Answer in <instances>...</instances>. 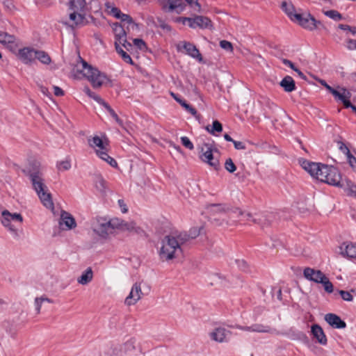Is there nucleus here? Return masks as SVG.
Instances as JSON below:
<instances>
[{"label":"nucleus","mask_w":356,"mask_h":356,"mask_svg":"<svg viewBox=\"0 0 356 356\" xmlns=\"http://www.w3.org/2000/svg\"><path fill=\"white\" fill-rule=\"evenodd\" d=\"M2 219L1 223L2 225L8 227L10 231L16 232V229L10 224L12 219L10 218L11 213L8 210H4L2 211Z\"/></svg>","instance_id":"b1692460"},{"label":"nucleus","mask_w":356,"mask_h":356,"mask_svg":"<svg viewBox=\"0 0 356 356\" xmlns=\"http://www.w3.org/2000/svg\"><path fill=\"white\" fill-rule=\"evenodd\" d=\"M295 21L302 28L309 31H314L320 27L325 29V26L319 20L315 19L310 13H300L294 15Z\"/></svg>","instance_id":"39448f33"},{"label":"nucleus","mask_w":356,"mask_h":356,"mask_svg":"<svg viewBox=\"0 0 356 356\" xmlns=\"http://www.w3.org/2000/svg\"><path fill=\"white\" fill-rule=\"evenodd\" d=\"M111 223L108 222L106 223L100 224L99 226L95 229V231L101 236L106 237L109 233L112 232L111 227H110Z\"/></svg>","instance_id":"c85d7f7f"},{"label":"nucleus","mask_w":356,"mask_h":356,"mask_svg":"<svg viewBox=\"0 0 356 356\" xmlns=\"http://www.w3.org/2000/svg\"><path fill=\"white\" fill-rule=\"evenodd\" d=\"M230 334L229 330L224 327H216L210 333V337L213 341L222 343L225 341L226 337Z\"/></svg>","instance_id":"2eb2a0df"},{"label":"nucleus","mask_w":356,"mask_h":356,"mask_svg":"<svg viewBox=\"0 0 356 356\" xmlns=\"http://www.w3.org/2000/svg\"><path fill=\"white\" fill-rule=\"evenodd\" d=\"M95 152L97 156L104 161L108 160L107 159L110 156L107 153V148L105 150H95Z\"/></svg>","instance_id":"4d7b16f0"},{"label":"nucleus","mask_w":356,"mask_h":356,"mask_svg":"<svg viewBox=\"0 0 356 356\" xmlns=\"http://www.w3.org/2000/svg\"><path fill=\"white\" fill-rule=\"evenodd\" d=\"M206 129L211 134L214 135L215 131L221 132L222 131V125L218 120L213 122L212 127L210 129L209 126L206 127Z\"/></svg>","instance_id":"e433bc0d"},{"label":"nucleus","mask_w":356,"mask_h":356,"mask_svg":"<svg viewBox=\"0 0 356 356\" xmlns=\"http://www.w3.org/2000/svg\"><path fill=\"white\" fill-rule=\"evenodd\" d=\"M225 168L231 173L234 172L236 170V167L231 158H229L225 161Z\"/></svg>","instance_id":"de8ad7c7"},{"label":"nucleus","mask_w":356,"mask_h":356,"mask_svg":"<svg viewBox=\"0 0 356 356\" xmlns=\"http://www.w3.org/2000/svg\"><path fill=\"white\" fill-rule=\"evenodd\" d=\"M17 56L24 64H31L35 59V50L31 47H24L19 49Z\"/></svg>","instance_id":"1a4fd4ad"},{"label":"nucleus","mask_w":356,"mask_h":356,"mask_svg":"<svg viewBox=\"0 0 356 356\" xmlns=\"http://www.w3.org/2000/svg\"><path fill=\"white\" fill-rule=\"evenodd\" d=\"M73 12L70 14V19L73 22V24L79 25L83 23L84 17L81 13H79L80 10H72Z\"/></svg>","instance_id":"473e14b6"},{"label":"nucleus","mask_w":356,"mask_h":356,"mask_svg":"<svg viewBox=\"0 0 356 356\" xmlns=\"http://www.w3.org/2000/svg\"><path fill=\"white\" fill-rule=\"evenodd\" d=\"M83 92L88 96L90 97V98L93 99L94 100H95L97 103H99V104L103 102L104 99L100 97L98 95H97L96 93H95L94 92L91 91V90L89 88V87L88 86H85L84 88H83Z\"/></svg>","instance_id":"4c0bfd02"},{"label":"nucleus","mask_w":356,"mask_h":356,"mask_svg":"<svg viewBox=\"0 0 356 356\" xmlns=\"http://www.w3.org/2000/svg\"><path fill=\"white\" fill-rule=\"evenodd\" d=\"M133 42L140 50H143L147 48L145 42L143 39L135 38L134 39Z\"/></svg>","instance_id":"603ef678"},{"label":"nucleus","mask_w":356,"mask_h":356,"mask_svg":"<svg viewBox=\"0 0 356 356\" xmlns=\"http://www.w3.org/2000/svg\"><path fill=\"white\" fill-rule=\"evenodd\" d=\"M157 21L159 22V27H161L162 29L166 30L168 31H171L170 26L168 25V24H166L162 19L158 18Z\"/></svg>","instance_id":"13d9d810"},{"label":"nucleus","mask_w":356,"mask_h":356,"mask_svg":"<svg viewBox=\"0 0 356 356\" xmlns=\"http://www.w3.org/2000/svg\"><path fill=\"white\" fill-rule=\"evenodd\" d=\"M93 277V273L90 267L88 268L83 272L82 275L78 278L77 281L79 284L86 285L88 284Z\"/></svg>","instance_id":"a878e982"},{"label":"nucleus","mask_w":356,"mask_h":356,"mask_svg":"<svg viewBox=\"0 0 356 356\" xmlns=\"http://www.w3.org/2000/svg\"><path fill=\"white\" fill-rule=\"evenodd\" d=\"M135 349V341L133 339H130L125 342L120 348L121 351L124 353L134 350Z\"/></svg>","instance_id":"a19ab883"},{"label":"nucleus","mask_w":356,"mask_h":356,"mask_svg":"<svg viewBox=\"0 0 356 356\" xmlns=\"http://www.w3.org/2000/svg\"><path fill=\"white\" fill-rule=\"evenodd\" d=\"M112 29L115 34V41H118V43L122 42V40L127 38V32L121 24L118 22L113 23Z\"/></svg>","instance_id":"a211bd4d"},{"label":"nucleus","mask_w":356,"mask_h":356,"mask_svg":"<svg viewBox=\"0 0 356 356\" xmlns=\"http://www.w3.org/2000/svg\"><path fill=\"white\" fill-rule=\"evenodd\" d=\"M100 105L103 106L107 111L110 113V115L113 118V119L115 120V122L120 126L123 127V122L122 120L118 117L117 113L115 112V111L110 106V105L106 102L104 100L103 102L100 104Z\"/></svg>","instance_id":"7c9ffc66"},{"label":"nucleus","mask_w":356,"mask_h":356,"mask_svg":"<svg viewBox=\"0 0 356 356\" xmlns=\"http://www.w3.org/2000/svg\"><path fill=\"white\" fill-rule=\"evenodd\" d=\"M110 13L117 19H119L122 15L121 10L117 7H112Z\"/></svg>","instance_id":"bf43d9fd"},{"label":"nucleus","mask_w":356,"mask_h":356,"mask_svg":"<svg viewBox=\"0 0 356 356\" xmlns=\"http://www.w3.org/2000/svg\"><path fill=\"white\" fill-rule=\"evenodd\" d=\"M29 177L32 183L33 188L37 193L43 205L47 209H53L54 207L51 195L47 192V187L44 184L42 175H33Z\"/></svg>","instance_id":"20e7f679"},{"label":"nucleus","mask_w":356,"mask_h":356,"mask_svg":"<svg viewBox=\"0 0 356 356\" xmlns=\"http://www.w3.org/2000/svg\"><path fill=\"white\" fill-rule=\"evenodd\" d=\"M323 279V280L321 281V282H320L319 284H323L324 289L327 293H332L334 291V286H333L332 283L330 281L328 277H326V275Z\"/></svg>","instance_id":"ea45409f"},{"label":"nucleus","mask_w":356,"mask_h":356,"mask_svg":"<svg viewBox=\"0 0 356 356\" xmlns=\"http://www.w3.org/2000/svg\"><path fill=\"white\" fill-rule=\"evenodd\" d=\"M86 6V0H69V8L70 10H83Z\"/></svg>","instance_id":"c756f323"},{"label":"nucleus","mask_w":356,"mask_h":356,"mask_svg":"<svg viewBox=\"0 0 356 356\" xmlns=\"http://www.w3.org/2000/svg\"><path fill=\"white\" fill-rule=\"evenodd\" d=\"M341 254L349 258H356V243H343L341 247Z\"/></svg>","instance_id":"6ab92c4d"},{"label":"nucleus","mask_w":356,"mask_h":356,"mask_svg":"<svg viewBox=\"0 0 356 356\" xmlns=\"http://www.w3.org/2000/svg\"><path fill=\"white\" fill-rule=\"evenodd\" d=\"M170 4L168 8V12L175 10L177 13H180L185 8V3L183 0H169Z\"/></svg>","instance_id":"4be33fe9"},{"label":"nucleus","mask_w":356,"mask_h":356,"mask_svg":"<svg viewBox=\"0 0 356 356\" xmlns=\"http://www.w3.org/2000/svg\"><path fill=\"white\" fill-rule=\"evenodd\" d=\"M44 301L49 303L54 302V301L51 299H49L45 296H41L40 298H36L35 299V309L38 314L40 312L42 303Z\"/></svg>","instance_id":"c9c22d12"},{"label":"nucleus","mask_w":356,"mask_h":356,"mask_svg":"<svg viewBox=\"0 0 356 356\" xmlns=\"http://www.w3.org/2000/svg\"><path fill=\"white\" fill-rule=\"evenodd\" d=\"M181 141L182 145L185 147L188 148V149L192 150L194 149L193 144L192 143V142L189 140V138L188 137L182 136L181 138Z\"/></svg>","instance_id":"864d4df0"},{"label":"nucleus","mask_w":356,"mask_h":356,"mask_svg":"<svg viewBox=\"0 0 356 356\" xmlns=\"http://www.w3.org/2000/svg\"><path fill=\"white\" fill-rule=\"evenodd\" d=\"M59 225L60 227L65 225V227H62V229L66 230L72 229L76 227V220L72 215L63 210L60 213Z\"/></svg>","instance_id":"9d476101"},{"label":"nucleus","mask_w":356,"mask_h":356,"mask_svg":"<svg viewBox=\"0 0 356 356\" xmlns=\"http://www.w3.org/2000/svg\"><path fill=\"white\" fill-rule=\"evenodd\" d=\"M80 60V63L72 69L74 77L87 78L94 88H100L103 85L110 87L113 86L111 80L105 74L102 73L97 68H94L81 58Z\"/></svg>","instance_id":"f03ea898"},{"label":"nucleus","mask_w":356,"mask_h":356,"mask_svg":"<svg viewBox=\"0 0 356 356\" xmlns=\"http://www.w3.org/2000/svg\"><path fill=\"white\" fill-rule=\"evenodd\" d=\"M233 144L234 145L235 149H238V150L245 149V148H246L245 144L241 141L234 140L233 142Z\"/></svg>","instance_id":"69168bd1"},{"label":"nucleus","mask_w":356,"mask_h":356,"mask_svg":"<svg viewBox=\"0 0 356 356\" xmlns=\"http://www.w3.org/2000/svg\"><path fill=\"white\" fill-rule=\"evenodd\" d=\"M143 296L140 283L136 282L133 285L129 296L124 300V303L128 306L134 305Z\"/></svg>","instance_id":"6e6552de"},{"label":"nucleus","mask_w":356,"mask_h":356,"mask_svg":"<svg viewBox=\"0 0 356 356\" xmlns=\"http://www.w3.org/2000/svg\"><path fill=\"white\" fill-rule=\"evenodd\" d=\"M346 156L350 166L353 170L356 172V158L351 153Z\"/></svg>","instance_id":"5fc2aeb1"},{"label":"nucleus","mask_w":356,"mask_h":356,"mask_svg":"<svg viewBox=\"0 0 356 356\" xmlns=\"http://www.w3.org/2000/svg\"><path fill=\"white\" fill-rule=\"evenodd\" d=\"M220 47L227 51H232L233 46L232 44L227 40H221L220 42Z\"/></svg>","instance_id":"6e6d98bb"},{"label":"nucleus","mask_w":356,"mask_h":356,"mask_svg":"<svg viewBox=\"0 0 356 356\" xmlns=\"http://www.w3.org/2000/svg\"><path fill=\"white\" fill-rule=\"evenodd\" d=\"M337 98L341 101L345 108H350L352 109L355 106L350 102L349 99L346 98L345 95H341V93H339V96H337Z\"/></svg>","instance_id":"09e8293b"},{"label":"nucleus","mask_w":356,"mask_h":356,"mask_svg":"<svg viewBox=\"0 0 356 356\" xmlns=\"http://www.w3.org/2000/svg\"><path fill=\"white\" fill-rule=\"evenodd\" d=\"M341 188L344 190L348 196L356 199V184L350 179L345 178V181L343 183Z\"/></svg>","instance_id":"f3484780"},{"label":"nucleus","mask_w":356,"mask_h":356,"mask_svg":"<svg viewBox=\"0 0 356 356\" xmlns=\"http://www.w3.org/2000/svg\"><path fill=\"white\" fill-rule=\"evenodd\" d=\"M320 83L322 86H323L335 98H337V96H339V92L337 91L336 89L331 87L330 85H328L325 80H320Z\"/></svg>","instance_id":"49530a36"},{"label":"nucleus","mask_w":356,"mask_h":356,"mask_svg":"<svg viewBox=\"0 0 356 356\" xmlns=\"http://www.w3.org/2000/svg\"><path fill=\"white\" fill-rule=\"evenodd\" d=\"M35 58L45 65H49L51 62V59L49 54L44 51L35 50Z\"/></svg>","instance_id":"2f4dec72"},{"label":"nucleus","mask_w":356,"mask_h":356,"mask_svg":"<svg viewBox=\"0 0 356 356\" xmlns=\"http://www.w3.org/2000/svg\"><path fill=\"white\" fill-rule=\"evenodd\" d=\"M188 241L189 237L186 233L165 236L159 251L161 259L168 261L179 257L182 254L181 246Z\"/></svg>","instance_id":"7ed1b4c3"},{"label":"nucleus","mask_w":356,"mask_h":356,"mask_svg":"<svg viewBox=\"0 0 356 356\" xmlns=\"http://www.w3.org/2000/svg\"><path fill=\"white\" fill-rule=\"evenodd\" d=\"M123 227L124 228H121V229L122 230H128V231H135L136 233H138L139 231H140V227H136V224L133 222H124V223H123Z\"/></svg>","instance_id":"37998d69"},{"label":"nucleus","mask_w":356,"mask_h":356,"mask_svg":"<svg viewBox=\"0 0 356 356\" xmlns=\"http://www.w3.org/2000/svg\"><path fill=\"white\" fill-rule=\"evenodd\" d=\"M122 22H127V24H134V26H136V27H138V24L137 23H135L133 20V18L127 15V14H124V13H122L120 17L119 18Z\"/></svg>","instance_id":"8fccbe9b"},{"label":"nucleus","mask_w":356,"mask_h":356,"mask_svg":"<svg viewBox=\"0 0 356 356\" xmlns=\"http://www.w3.org/2000/svg\"><path fill=\"white\" fill-rule=\"evenodd\" d=\"M236 263L239 268L243 270H245L248 268V264L243 259H237L236 260Z\"/></svg>","instance_id":"e2e57ef3"},{"label":"nucleus","mask_w":356,"mask_h":356,"mask_svg":"<svg viewBox=\"0 0 356 356\" xmlns=\"http://www.w3.org/2000/svg\"><path fill=\"white\" fill-rule=\"evenodd\" d=\"M115 48L116 51L121 56L124 62L131 65H134V61L131 56L120 47L119 43H118V41H115Z\"/></svg>","instance_id":"cd10ccee"},{"label":"nucleus","mask_w":356,"mask_h":356,"mask_svg":"<svg viewBox=\"0 0 356 356\" xmlns=\"http://www.w3.org/2000/svg\"><path fill=\"white\" fill-rule=\"evenodd\" d=\"M218 152L216 148L213 149L211 145L208 143H204L201 147V155L200 156L203 162L208 163L210 166L216 170L220 168L219 160L214 157L213 152Z\"/></svg>","instance_id":"423d86ee"},{"label":"nucleus","mask_w":356,"mask_h":356,"mask_svg":"<svg viewBox=\"0 0 356 356\" xmlns=\"http://www.w3.org/2000/svg\"><path fill=\"white\" fill-rule=\"evenodd\" d=\"M282 10L288 15V17L292 20L295 21L294 15L298 13H295V7L291 2L283 1L281 5Z\"/></svg>","instance_id":"5701e85b"},{"label":"nucleus","mask_w":356,"mask_h":356,"mask_svg":"<svg viewBox=\"0 0 356 356\" xmlns=\"http://www.w3.org/2000/svg\"><path fill=\"white\" fill-rule=\"evenodd\" d=\"M191 6H193V4L195 6V10H196L198 12H200L201 10V6L198 3V0H185Z\"/></svg>","instance_id":"0e129e2a"},{"label":"nucleus","mask_w":356,"mask_h":356,"mask_svg":"<svg viewBox=\"0 0 356 356\" xmlns=\"http://www.w3.org/2000/svg\"><path fill=\"white\" fill-rule=\"evenodd\" d=\"M325 321L332 327L337 329H343L346 327V323L339 316L334 314L329 313L325 316Z\"/></svg>","instance_id":"f8f14e48"},{"label":"nucleus","mask_w":356,"mask_h":356,"mask_svg":"<svg viewBox=\"0 0 356 356\" xmlns=\"http://www.w3.org/2000/svg\"><path fill=\"white\" fill-rule=\"evenodd\" d=\"M189 27L191 29L200 28L201 29H213V23L211 20L205 16L202 15H195L194 17H192L191 23L189 24Z\"/></svg>","instance_id":"0eeeda50"},{"label":"nucleus","mask_w":356,"mask_h":356,"mask_svg":"<svg viewBox=\"0 0 356 356\" xmlns=\"http://www.w3.org/2000/svg\"><path fill=\"white\" fill-rule=\"evenodd\" d=\"M207 209L210 214L213 216L217 213L224 215L226 212L225 205L222 204H211L207 206Z\"/></svg>","instance_id":"bb28decb"},{"label":"nucleus","mask_w":356,"mask_h":356,"mask_svg":"<svg viewBox=\"0 0 356 356\" xmlns=\"http://www.w3.org/2000/svg\"><path fill=\"white\" fill-rule=\"evenodd\" d=\"M338 293H339V294H340L341 298L343 300L350 302L353 300V296L348 291H343V290H338Z\"/></svg>","instance_id":"3c124183"},{"label":"nucleus","mask_w":356,"mask_h":356,"mask_svg":"<svg viewBox=\"0 0 356 356\" xmlns=\"http://www.w3.org/2000/svg\"><path fill=\"white\" fill-rule=\"evenodd\" d=\"M247 220L252 221L254 223L261 225V227L268 226L270 224V220L272 218V214H268L266 216H257V217L252 216L250 213H247Z\"/></svg>","instance_id":"dca6fc26"},{"label":"nucleus","mask_w":356,"mask_h":356,"mask_svg":"<svg viewBox=\"0 0 356 356\" xmlns=\"http://www.w3.org/2000/svg\"><path fill=\"white\" fill-rule=\"evenodd\" d=\"M88 143L92 148L99 147L98 150H105L108 145L107 143L104 142L103 140L97 136H94L92 140L89 139Z\"/></svg>","instance_id":"393cba45"},{"label":"nucleus","mask_w":356,"mask_h":356,"mask_svg":"<svg viewBox=\"0 0 356 356\" xmlns=\"http://www.w3.org/2000/svg\"><path fill=\"white\" fill-rule=\"evenodd\" d=\"M118 205H119L120 208L121 209V211L123 213H125L128 211V208L127 207V204H125V202L123 200H118Z\"/></svg>","instance_id":"338daca9"},{"label":"nucleus","mask_w":356,"mask_h":356,"mask_svg":"<svg viewBox=\"0 0 356 356\" xmlns=\"http://www.w3.org/2000/svg\"><path fill=\"white\" fill-rule=\"evenodd\" d=\"M280 86L286 92H291L296 89V83L293 78L290 76H284L280 82Z\"/></svg>","instance_id":"aec40b11"},{"label":"nucleus","mask_w":356,"mask_h":356,"mask_svg":"<svg viewBox=\"0 0 356 356\" xmlns=\"http://www.w3.org/2000/svg\"><path fill=\"white\" fill-rule=\"evenodd\" d=\"M57 168L58 170H67L71 168L70 160L61 161L57 163Z\"/></svg>","instance_id":"a18cd8bd"},{"label":"nucleus","mask_w":356,"mask_h":356,"mask_svg":"<svg viewBox=\"0 0 356 356\" xmlns=\"http://www.w3.org/2000/svg\"><path fill=\"white\" fill-rule=\"evenodd\" d=\"M346 47L349 50H355L356 49V40L348 39Z\"/></svg>","instance_id":"680f3d73"},{"label":"nucleus","mask_w":356,"mask_h":356,"mask_svg":"<svg viewBox=\"0 0 356 356\" xmlns=\"http://www.w3.org/2000/svg\"><path fill=\"white\" fill-rule=\"evenodd\" d=\"M325 15L334 19V21H340L343 19V16L337 10H330L324 12Z\"/></svg>","instance_id":"58836bf2"},{"label":"nucleus","mask_w":356,"mask_h":356,"mask_svg":"<svg viewBox=\"0 0 356 356\" xmlns=\"http://www.w3.org/2000/svg\"><path fill=\"white\" fill-rule=\"evenodd\" d=\"M200 234V229L194 228L193 229L190 230V234H187V236L189 237V239L191 238H195L197 236H198Z\"/></svg>","instance_id":"052dcab7"},{"label":"nucleus","mask_w":356,"mask_h":356,"mask_svg":"<svg viewBox=\"0 0 356 356\" xmlns=\"http://www.w3.org/2000/svg\"><path fill=\"white\" fill-rule=\"evenodd\" d=\"M40 163L35 159L31 160L29 163V167L26 169L23 170V172L29 176L32 177L33 175H42L40 172Z\"/></svg>","instance_id":"4468645a"},{"label":"nucleus","mask_w":356,"mask_h":356,"mask_svg":"<svg viewBox=\"0 0 356 356\" xmlns=\"http://www.w3.org/2000/svg\"><path fill=\"white\" fill-rule=\"evenodd\" d=\"M304 277L312 282L319 284L323 280L325 275L320 270H316L309 267L305 268L303 270Z\"/></svg>","instance_id":"9b49d317"},{"label":"nucleus","mask_w":356,"mask_h":356,"mask_svg":"<svg viewBox=\"0 0 356 356\" xmlns=\"http://www.w3.org/2000/svg\"><path fill=\"white\" fill-rule=\"evenodd\" d=\"M95 187L100 192L105 193L106 189V181L104 180L102 175L96 176Z\"/></svg>","instance_id":"f704fd0d"},{"label":"nucleus","mask_w":356,"mask_h":356,"mask_svg":"<svg viewBox=\"0 0 356 356\" xmlns=\"http://www.w3.org/2000/svg\"><path fill=\"white\" fill-rule=\"evenodd\" d=\"M339 143L340 145L339 149L343 153H344L346 156L348 154H350V152L349 149L348 148V147L343 142H339Z\"/></svg>","instance_id":"774afa93"},{"label":"nucleus","mask_w":356,"mask_h":356,"mask_svg":"<svg viewBox=\"0 0 356 356\" xmlns=\"http://www.w3.org/2000/svg\"><path fill=\"white\" fill-rule=\"evenodd\" d=\"M311 332L314 338L316 339L317 341L321 345H326L327 343V337L322 329V327L318 325L314 324L312 326Z\"/></svg>","instance_id":"ddd939ff"},{"label":"nucleus","mask_w":356,"mask_h":356,"mask_svg":"<svg viewBox=\"0 0 356 356\" xmlns=\"http://www.w3.org/2000/svg\"><path fill=\"white\" fill-rule=\"evenodd\" d=\"M15 36L6 32L0 31V42L4 44H13L15 42Z\"/></svg>","instance_id":"72a5a7b5"},{"label":"nucleus","mask_w":356,"mask_h":356,"mask_svg":"<svg viewBox=\"0 0 356 356\" xmlns=\"http://www.w3.org/2000/svg\"><path fill=\"white\" fill-rule=\"evenodd\" d=\"M108 223H111L109 225L111 227V229H114L115 228L121 229L123 227L124 220H120L118 218L112 219L108 221Z\"/></svg>","instance_id":"c03bdc74"},{"label":"nucleus","mask_w":356,"mask_h":356,"mask_svg":"<svg viewBox=\"0 0 356 356\" xmlns=\"http://www.w3.org/2000/svg\"><path fill=\"white\" fill-rule=\"evenodd\" d=\"M184 49L186 51L187 54H188L192 58H196L199 61L202 60V56L201 54L193 44L191 42H185L184 44Z\"/></svg>","instance_id":"412c9836"},{"label":"nucleus","mask_w":356,"mask_h":356,"mask_svg":"<svg viewBox=\"0 0 356 356\" xmlns=\"http://www.w3.org/2000/svg\"><path fill=\"white\" fill-rule=\"evenodd\" d=\"M181 106L186 109L188 113H190L193 116L197 118L199 116L197 110L193 107L191 105L188 104L186 100L181 104Z\"/></svg>","instance_id":"79ce46f5"},{"label":"nucleus","mask_w":356,"mask_h":356,"mask_svg":"<svg viewBox=\"0 0 356 356\" xmlns=\"http://www.w3.org/2000/svg\"><path fill=\"white\" fill-rule=\"evenodd\" d=\"M300 165L317 180L339 188L343 186L345 179L342 178L337 168L320 163L311 162L305 159L300 161Z\"/></svg>","instance_id":"f257e3e1"}]
</instances>
